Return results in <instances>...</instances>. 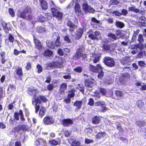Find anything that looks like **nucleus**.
<instances>
[{
	"mask_svg": "<svg viewBox=\"0 0 146 146\" xmlns=\"http://www.w3.org/2000/svg\"><path fill=\"white\" fill-rule=\"evenodd\" d=\"M88 7L89 6H88L87 3L84 2L83 3L82 5V8L85 11L87 10Z\"/></svg>",
	"mask_w": 146,
	"mask_h": 146,
	"instance_id": "46",
	"label": "nucleus"
},
{
	"mask_svg": "<svg viewBox=\"0 0 146 146\" xmlns=\"http://www.w3.org/2000/svg\"><path fill=\"white\" fill-rule=\"evenodd\" d=\"M37 29L38 32L39 33L43 32L45 31L44 29L42 27H38Z\"/></svg>",
	"mask_w": 146,
	"mask_h": 146,
	"instance_id": "60",
	"label": "nucleus"
},
{
	"mask_svg": "<svg viewBox=\"0 0 146 146\" xmlns=\"http://www.w3.org/2000/svg\"><path fill=\"white\" fill-rule=\"evenodd\" d=\"M67 85L65 83H63L61 84L60 87V92L61 94H63L64 93L65 90L67 88Z\"/></svg>",
	"mask_w": 146,
	"mask_h": 146,
	"instance_id": "16",
	"label": "nucleus"
},
{
	"mask_svg": "<svg viewBox=\"0 0 146 146\" xmlns=\"http://www.w3.org/2000/svg\"><path fill=\"white\" fill-rule=\"evenodd\" d=\"M46 112V110L44 108H42L41 109L39 112L40 116H41L42 117L45 114Z\"/></svg>",
	"mask_w": 146,
	"mask_h": 146,
	"instance_id": "38",
	"label": "nucleus"
},
{
	"mask_svg": "<svg viewBox=\"0 0 146 146\" xmlns=\"http://www.w3.org/2000/svg\"><path fill=\"white\" fill-rule=\"evenodd\" d=\"M50 6L52 10V12L53 9H54L55 10L58 9V7H56L54 4L53 2L52 1L50 3Z\"/></svg>",
	"mask_w": 146,
	"mask_h": 146,
	"instance_id": "30",
	"label": "nucleus"
},
{
	"mask_svg": "<svg viewBox=\"0 0 146 146\" xmlns=\"http://www.w3.org/2000/svg\"><path fill=\"white\" fill-rule=\"evenodd\" d=\"M104 62L106 66L112 67L115 65V62L113 58L110 57H106L104 59Z\"/></svg>",
	"mask_w": 146,
	"mask_h": 146,
	"instance_id": "5",
	"label": "nucleus"
},
{
	"mask_svg": "<svg viewBox=\"0 0 146 146\" xmlns=\"http://www.w3.org/2000/svg\"><path fill=\"white\" fill-rule=\"evenodd\" d=\"M84 87L83 85L82 84L78 85L77 87V88L82 93L84 92Z\"/></svg>",
	"mask_w": 146,
	"mask_h": 146,
	"instance_id": "31",
	"label": "nucleus"
},
{
	"mask_svg": "<svg viewBox=\"0 0 146 146\" xmlns=\"http://www.w3.org/2000/svg\"><path fill=\"white\" fill-rule=\"evenodd\" d=\"M64 23L66 25H67L70 27L74 28H75L76 27V25L73 23L68 19H67L65 20Z\"/></svg>",
	"mask_w": 146,
	"mask_h": 146,
	"instance_id": "18",
	"label": "nucleus"
},
{
	"mask_svg": "<svg viewBox=\"0 0 146 146\" xmlns=\"http://www.w3.org/2000/svg\"><path fill=\"white\" fill-rule=\"evenodd\" d=\"M116 123L118 130H119V132H122L123 131V129L122 128L121 126H120V124L116 122Z\"/></svg>",
	"mask_w": 146,
	"mask_h": 146,
	"instance_id": "47",
	"label": "nucleus"
},
{
	"mask_svg": "<svg viewBox=\"0 0 146 146\" xmlns=\"http://www.w3.org/2000/svg\"><path fill=\"white\" fill-rule=\"evenodd\" d=\"M136 105L139 109H141L144 106V103L141 100L137 101L136 102Z\"/></svg>",
	"mask_w": 146,
	"mask_h": 146,
	"instance_id": "23",
	"label": "nucleus"
},
{
	"mask_svg": "<svg viewBox=\"0 0 146 146\" xmlns=\"http://www.w3.org/2000/svg\"><path fill=\"white\" fill-rule=\"evenodd\" d=\"M106 135V133L104 132H100L98 133L96 135V138L100 139L102 137H104Z\"/></svg>",
	"mask_w": 146,
	"mask_h": 146,
	"instance_id": "26",
	"label": "nucleus"
},
{
	"mask_svg": "<svg viewBox=\"0 0 146 146\" xmlns=\"http://www.w3.org/2000/svg\"><path fill=\"white\" fill-rule=\"evenodd\" d=\"M46 20V18L44 17H43L41 15L38 16V21L43 22L44 21Z\"/></svg>",
	"mask_w": 146,
	"mask_h": 146,
	"instance_id": "52",
	"label": "nucleus"
},
{
	"mask_svg": "<svg viewBox=\"0 0 146 146\" xmlns=\"http://www.w3.org/2000/svg\"><path fill=\"white\" fill-rule=\"evenodd\" d=\"M44 140L41 139H39L38 140H37L36 142V143L37 145H40V144H42L43 143V141H44Z\"/></svg>",
	"mask_w": 146,
	"mask_h": 146,
	"instance_id": "48",
	"label": "nucleus"
},
{
	"mask_svg": "<svg viewBox=\"0 0 146 146\" xmlns=\"http://www.w3.org/2000/svg\"><path fill=\"white\" fill-rule=\"evenodd\" d=\"M86 29V27L84 26L83 29L79 28L77 31L76 34V38L78 39L80 38L83 34V31H85Z\"/></svg>",
	"mask_w": 146,
	"mask_h": 146,
	"instance_id": "13",
	"label": "nucleus"
},
{
	"mask_svg": "<svg viewBox=\"0 0 146 146\" xmlns=\"http://www.w3.org/2000/svg\"><path fill=\"white\" fill-rule=\"evenodd\" d=\"M139 21L141 22V23H145V21H146V18L143 16H141L139 18Z\"/></svg>",
	"mask_w": 146,
	"mask_h": 146,
	"instance_id": "43",
	"label": "nucleus"
},
{
	"mask_svg": "<svg viewBox=\"0 0 146 146\" xmlns=\"http://www.w3.org/2000/svg\"><path fill=\"white\" fill-rule=\"evenodd\" d=\"M9 12L10 15L12 17H13L15 15L13 9L12 8H10L9 9Z\"/></svg>",
	"mask_w": 146,
	"mask_h": 146,
	"instance_id": "45",
	"label": "nucleus"
},
{
	"mask_svg": "<svg viewBox=\"0 0 146 146\" xmlns=\"http://www.w3.org/2000/svg\"><path fill=\"white\" fill-rule=\"evenodd\" d=\"M41 6L43 10H46L48 8L47 3L45 1H42L41 2Z\"/></svg>",
	"mask_w": 146,
	"mask_h": 146,
	"instance_id": "27",
	"label": "nucleus"
},
{
	"mask_svg": "<svg viewBox=\"0 0 146 146\" xmlns=\"http://www.w3.org/2000/svg\"><path fill=\"white\" fill-rule=\"evenodd\" d=\"M83 103V101H76L74 103V105L76 106L78 109L80 108Z\"/></svg>",
	"mask_w": 146,
	"mask_h": 146,
	"instance_id": "21",
	"label": "nucleus"
},
{
	"mask_svg": "<svg viewBox=\"0 0 146 146\" xmlns=\"http://www.w3.org/2000/svg\"><path fill=\"white\" fill-rule=\"evenodd\" d=\"M108 36L109 37L111 38L114 40H116L117 38L116 35L115 34L112 33L109 34Z\"/></svg>",
	"mask_w": 146,
	"mask_h": 146,
	"instance_id": "44",
	"label": "nucleus"
},
{
	"mask_svg": "<svg viewBox=\"0 0 146 146\" xmlns=\"http://www.w3.org/2000/svg\"><path fill=\"white\" fill-rule=\"evenodd\" d=\"M95 11V10L94 9L90 7H88V9L86 12H89V13H93Z\"/></svg>",
	"mask_w": 146,
	"mask_h": 146,
	"instance_id": "56",
	"label": "nucleus"
},
{
	"mask_svg": "<svg viewBox=\"0 0 146 146\" xmlns=\"http://www.w3.org/2000/svg\"><path fill=\"white\" fill-rule=\"evenodd\" d=\"M54 88L53 85L52 84H49L47 86V89L49 91L52 90Z\"/></svg>",
	"mask_w": 146,
	"mask_h": 146,
	"instance_id": "59",
	"label": "nucleus"
},
{
	"mask_svg": "<svg viewBox=\"0 0 146 146\" xmlns=\"http://www.w3.org/2000/svg\"><path fill=\"white\" fill-rule=\"evenodd\" d=\"M94 101L93 99L92 98H90L88 103V104L90 106H92L94 105Z\"/></svg>",
	"mask_w": 146,
	"mask_h": 146,
	"instance_id": "51",
	"label": "nucleus"
},
{
	"mask_svg": "<svg viewBox=\"0 0 146 146\" xmlns=\"http://www.w3.org/2000/svg\"><path fill=\"white\" fill-rule=\"evenodd\" d=\"M53 52L52 51L47 50H46L44 53L43 55L45 56H51Z\"/></svg>",
	"mask_w": 146,
	"mask_h": 146,
	"instance_id": "28",
	"label": "nucleus"
},
{
	"mask_svg": "<svg viewBox=\"0 0 146 146\" xmlns=\"http://www.w3.org/2000/svg\"><path fill=\"white\" fill-rule=\"evenodd\" d=\"M128 9L129 11L134 12L135 13H137L138 9L136 8V7L134 6L129 7Z\"/></svg>",
	"mask_w": 146,
	"mask_h": 146,
	"instance_id": "33",
	"label": "nucleus"
},
{
	"mask_svg": "<svg viewBox=\"0 0 146 146\" xmlns=\"http://www.w3.org/2000/svg\"><path fill=\"white\" fill-rule=\"evenodd\" d=\"M105 104V103L102 101H99L96 102L95 103L94 106H104Z\"/></svg>",
	"mask_w": 146,
	"mask_h": 146,
	"instance_id": "37",
	"label": "nucleus"
},
{
	"mask_svg": "<svg viewBox=\"0 0 146 146\" xmlns=\"http://www.w3.org/2000/svg\"><path fill=\"white\" fill-rule=\"evenodd\" d=\"M63 65V62L61 59L59 58L58 61H54L53 62V66L54 68H61Z\"/></svg>",
	"mask_w": 146,
	"mask_h": 146,
	"instance_id": "14",
	"label": "nucleus"
},
{
	"mask_svg": "<svg viewBox=\"0 0 146 146\" xmlns=\"http://www.w3.org/2000/svg\"><path fill=\"white\" fill-rule=\"evenodd\" d=\"M28 93L29 95L34 96L33 98L37 94L38 90L35 88H30L28 91Z\"/></svg>",
	"mask_w": 146,
	"mask_h": 146,
	"instance_id": "12",
	"label": "nucleus"
},
{
	"mask_svg": "<svg viewBox=\"0 0 146 146\" xmlns=\"http://www.w3.org/2000/svg\"><path fill=\"white\" fill-rule=\"evenodd\" d=\"M62 124L64 127H67L71 126L73 123L72 119H65L62 120Z\"/></svg>",
	"mask_w": 146,
	"mask_h": 146,
	"instance_id": "11",
	"label": "nucleus"
},
{
	"mask_svg": "<svg viewBox=\"0 0 146 146\" xmlns=\"http://www.w3.org/2000/svg\"><path fill=\"white\" fill-rule=\"evenodd\" d=\"M112 14L115 16H118L121 15V13L117 10L114 11L112 12Z\"/></svg>",
	"mask_w": 146,
	"mask_h": 146,
	"instance_id": "50",
	"label": "nucleus"
},
{
	"mask_svg": "<svg viewBox=\"0 0 146 146\" xmlns=\"http://www.w3.org/2000/svg\"><path fill=\"white\" fill-rule=\"evenodd\" d=\"M110 1L111 4L114 5L118 4L119 3V2L117 0H112Z\"/></svg>",
	"mask_w": 146,
	"mask_h": 146,
	"instance_id": "64",
	"label": "nucleus"
},
{
	"mask_svg": "<svg viewBox=\"0 0 146 146\" xmlns=\"http://www.w3.org/2000/svg\"><path fill=\"white\" fill-rule=\"evenodd\" d=\"M103 47L105 51L108 52L113 51L116 47L117 44L116 43L112 44L111 45H108L106 44H103Z\"/></svg>",
	"mask_w": 146,
	"mask_h": 146,
	"instance_id": "6",
	"label": "nucleus"
},
{
	"mask_svg": "<svg viewBox=\"0 0 146 146\" xmlns=\"http://www.w3.org/2000/svg\"><path fill=\"white\" fill-rule=\"evenodd\" d=\"M94 141L93 139H90L88 138H86L85 140V143L86 144H89L93 143Z\"/></svg>",
	"mask_w": 146,
	"mask_h": 146,
	"instance_id": "42",
	"label": "nucleus"
},
{
	"mask_svg": "<svg viewBox=\"0 0 146 146\" xmlns=\"http://www.w3.org/2000/svg\"><path fill=\"white\" fill-rule=\"evenodd\" d=\"M52 39L55 40L54 42L51 41H47L46 43L47 46L51 49H56V48L60 47L61 43L60 41V37L58 33H54L52 37Z\"/></svg>",
	"mask_w": 146,
	"mask_h": 146,
	"instance_id": "1",
	"label": "nucleus"
},
{
	"mask_svg": "<svg viewBox=\"0 0 146 146\" xmlns=\"http://www.w3.org/2000/svg\"><path fill=\"white\" fill-rule=\"evenodd\" d=\"M74 70L78 72H81L82 71V68L81 67H78L74 69Z\"/></svg>",
	"mask_w": 146,
	"mask_h": 146,
	"instance_id": "54",
	"label": "nucleus"
},
{
	"mask_svg": "<svg viewBox=\"0 0 146 146\" xmlns=\"http://www.w3.org/2000/svg\"><path fill=\"white\" fill-rule=\"evenodd\" d=\"M104 73L102 71H101L100 72L98 76V78L100 79H102L104 76Z\"/></svg>",
	"mask_w": 146,
	"mask_h": 146,
	"instance_id": "53",
	"label": "nucleus"
},
{
	"mask_svg": "<svg viewBox=\"0 0 146 146\" xmlns=\"http://www.w3.org/2000/svg\"><path fill=\"white\" fill-rule=\"evenodd\" d=\"M82 54L80 52H77L74 56H73V58L75 60H77L80 58V57L81 56Z\"/></svg>",
	"mask_w": 146,
	"mask_h": 146,
	"instance_id": "36",
	"label": "nucleus"
},
{
	"mask_svg": "<svg viewBox=\"0 0 146 146\" xmlns=\"http://www.w3.org/2000/svg\"><path fill=\"white\" fill-rule=\"evenodd\" d=\"M68 140L72 146H80V143L78 141L73 140L71 139H69Z\"/></svg>",
	"mask_w": 146,
	"mask_h": 146,
	"instance_id": "15",
	"label": "nucleus"
},
{
	"mask_svg": "<svg viewBox=\"0 0 146 146\" xmlns=\"http://www.w3.org/2000/svg\"><path fill=\"white\" fill-rule=\"evenodd\" d=\"M16 72L17 74L19 76H22L23 75V72L22 69L21 68L18 67L16 70Z\"/></svg>",
	"mask_w": 146,
	"mask_h": 146,
	"instance_id": "29",
	"label": "nucleus"
},
{
	"mask_svg": "<svg viewBox=\"0 0 146 146\" xmlns=\"http://www.w3.org/2000/svg\"><path fill=\"white\" fill-rule=\"evenodd\" d=\"M84 77L85 81V86L88 88H92L93 86V82L91 81L90 79L94 80V79L88 75V74H84Z\"/></svg>",
	"mask_w": 146,
	"mask_h": 146,
	"instance_id": "4",
	"label": "nucleus"
},
{
	"mask_svg": "<svg viewBox=\"0 0 146 146\" xmlns=\"http://www.w3.org/2000/svg\"><path fill=\"white\" fill-rule=\"evenodd\" d=\"M74 95V93H72L68 95L67 98L64 100V101L67 103H70V98H73Z\"/></svg>",
	"mask_w": 146,
	"mask_h": 146,
	"instance_id": "22",
	"label": "nucleus"
},
{
	"mask_svg": "<svg viewBox=\"0 0 146 146\" xmlns=\"http://www.w3.org/2000/svg\"><path fill=\"white\" fill-rule=\"evenodd\" d=\"M137 125L140 127L144 126L146 125V123L144 121H139L137 122Z\"/></svg>",
	"mask_w": 146,
	"mask_h": 146,
	"instance_id": "39",
	"label": "nucleus"
},
{
	"mask_svg": "<svg viewBox=\"0 0 146 146\" xmlns=\"http://www.w3.org/2000/svg\"><path fill=\"white\" fill-rule=\"evenodd\" d=\"M115 25L117 27L121 28H123L125 26V25L123 23L118 21L115 22Z\"/></svg>",
	"mask_w": 146,
	"mask_h": 146,
	"instance_id": "25",
	"label": "nucleus"
},
{
	"mask_svg": "<svg viewBox=\"0 0 146 146\" xmlns=\"http://www.w3.org/2000/svg\"><path fill=\"white\" fill-rule=\"evenodd\" d=\"M127 58H124L122 59L121 60V63L123 65L127 64L128 63V60L127 59Z\"/></svg>",
	"mask_w": 146,
	"mask_h": 146,
	"instance_id": "41",
	"label": "nucleus"
},
{
	"mask_svg": "<svg viewBox=\"0 0 146 146\" xmlns=\"http://www.w3.org/2000/svg\"><path fill=\"white\" fill-rule=\"evenodd\" d=\"M9 40L10 42H14L15 40L14 38L11 34H10L9 36Z\"/></svg>",
	"mask_w": 146,
	"mask_h": 146,
	"instance_id": "63",
	"label": "nucleus"
},
{
	"mask_svg": "<svg viewBox=\"0 0 146 146\" xmlns=\"http://www.w3.org/2000/svg\"><path fill=\"white\" fill-rule=\"evenodd\" d=\"M58 53L59 55L60 56H63L64 55V52L61 49H59L58 51Z\"/></svg>",
	"mask_w": 146,
	"mask_h": 146,
	"instance_id": "61",
	"label": "nucleus"
},
{
	"mask_svg": "<svg viewBox=\"0 0 146 146\" xmlns=\"http://www.w3.org/2000/svg\"><path fill=\"white\" fill-rule=\"evenodd\" d=\"M75 11L76 13L78 15H79L81 14L80 8L78 4H76L75 6Z\"/></svg>",
	"mask_w": 146,
	"mask_h": 146,
	"instance_id": "20",
	"label": "nucleus"
},
{
	"mask_svg": "<svg viewBox=\"0 0 146 146\" xmlns=\"http://www.w3.org/2000/svg\"><path fill=\"white\" fill-rule=\"evenodd\" d=\"M137 40L140 43L143 42L144 41L143 36L142 34H139L138 35Z\"/></svg>",
	"mask_w": 146,
	"mask_h": 146,
	"instance_id": "34",
	"label": "nucleus"
},
{
	"mask_svg": "<svg viewBox=\"0 0 146 146\" xmlns=\"http://www.w3.org/2000/svg\"><path fill=\"white\" fill-rule=\"evenodd\" d=\"M100 58L99 56H96L95 57L92 56V58H91V59L93 60L94 63H96L99 61Z\"/></svg>",
	"mask_w": 146,
	"mask_h": 146,
	"instance_id": "35",
	"label": "nucleus"
},
{
	"mask_svg": "<svg viewBox=\"0 0 146 146\" xmlns=\"http://www.w3.org/2000/svg\"><path fill=\"white\" fill-rule=\"evenodd\" d=\"M31 10L30 9L28 8L24 10L21 12L19 16L20 17L25 19H27L31 20L33 18V16L31 15Z\"/></svg>",
	"mask_w": 146,
	"mask_h": 146,
	"instance_id": "3",
	"label": "nucleus"
},
{
	"mask_svg": "<svg viewBox=\"0 0 146 146\" xmlns=\"http://www.w3.org/2000/svg\"><path fill=\"white\" fill-rule=\"evenodd\" d=\"M139 48L138 44H137L135 45H132L131 46V49H137Z\"/></svg>",
	"mask_w": 146,
	"mask_h": 146,
	"instance_id": "62",
	"label": "nucleus"
},
{
	"mask_svg": "<svg viewBox=\"0 0 146 146\" xmlns=\"http://www.w3.org/2000/svg\"><path fill=\"white\" fill-rule=\"evenodd\" d=\"M137 11V13H139L141 15H143L145 13V11L143 9H138Z\"/></svg>",
	"mask_w": 146,
	"mask_h": 146,
	"instance_id": "55",
	"label": "nucleus"
},
{
	"mask_svg": "<svg viewBox=\"0 0 146 146\" xmlns=\"http://www.w3.org/2000/svg\"><path fill=\"white\" fill-rule=\"evenodd\" d=\"M37 68L38 69L37 72L38 73H40L42 71V67L40 65L38 64L37 65Z\"/></svg>",
	"mask_w": 146,
	"mask_h": 146,
	"instance_id": "49",
	"label": "nucleus"
},
{
	"mask_svg": "<svg viewBox=\"0 0 146 146\" xmlns=\"http://www.w3.org/2000/svg\"><path fill=\"white\" fill-rule=\"evenodd\" d=\"M100 121V119L99 117L98 116H95L92 118V122L94 124H97Z\"/></svg>",
	"mask_w": 146,
	"mask_h": 146,
	"instance_id": "19",
	"label": "nucleus"
},
{
	"mask_svg": "<svg viewBox=\"0 0 146 146\" xmlns=\"http://www.w3.org/2000/svg\"><path fill=\"white\" fill-rule=\"evenodd\" d=\"M15 89L16 88L15 86L13 84H10L8 90H10L11 92H13L15 90Z\"/></svg>",
	"mask_w": 146,
	"mask_h": 146,
	"instance_id": "32",
	"label": "nucleus"
},
{
	"mask_svg": "<svg viewBox=\"0 0 146 146\" xmlns=\"http://www.w3.org/2000/svg\"><path fill=\"white\" fill-rule=\"evenodd\" d=\"M44 123L46 125H50L53 124L54 121L52 117L48 116L45 117L43 120Z\"/></svg>",
	"mask_w": 146,
	"mask_h": 146,
	"instance_id": "10",
	"label": "nucleus"
},
{
	"mask_svg": "<svg viewBox=\"0 0 146 146\" xmlns=\"http://www.w3.org/2000/svg\"><path fill=\"white\" fill-rule=\"evenodd\" d=\"M49 143L52 145H56L58 143V141H55V140H50L49 141Z\"/></svg>",
	"mask_w": 146,
	"mask_h": 146,
	"instance_id": "58",
	"label": "nucleus"
},
{
	"mask_svg": "<svg viewBox=\"0 0 146 146\" xmlns=\"http://www.w3.org/2000/svg\"><path fill=\"white\" fill-rule=\"evenodd\" d=\"M90 70L93 72H98V70L95 67L92 65H90L89 67Z\"/></svg>",
	"mask_w": 146,
	"mask_h": 146,
	"instance_id": "24",
	"label": "nucleus"
},
{
	"mask_svg": "<svg viewBox=\"0 0 146 146\" xmlns=\"http://www.w3.org/2000/svg\"><path fill=\"white\" fill-rule=\"evenodd\" d=\"M47 101V99L45 97L41 96H38L37 98H34L32 100L33 104L35 105V112L37 113L39 109V106L38 105V103H40L41 101L44 102Z\"/></svg>",
	"mask_w": 146,
	"mask_h": 146,
	"instance_id": "2",
	"label": "nucleus"
},
{
	"mask_svg": "<svg viewBox=\"0 0 146 146\" xmlns=\"http://www.w3.org/2000/svg\"><path fill=\"white\" fill-rule=\"evenodd\" d=\"M52 12L53 16L55 17L58 20H61L62 19L63 14L62 13L59 11V9H57L55 10L53 9Z\"/></svg>",
	"mask_w": 146,
	"mask_h": 146,
	"instance_id": "7",
	"label": "nucleus"
},
{
	"mask_svg": "<svg viewBox=\"0 0 146 146\" xmlns=\"http://www.w3.org/2000/svg\"><path fill=\"white\" fill-rule=\"evenodd\" d=\"M20 116V119L22 121L21 122H23L25 119L23 115L22 111L20 110L19 113L15 112L14 113V117L16 119L18 120L19 119V116Z\"/></svg>",
	"mask_w": 146,
	"mask_h": 146,
	"instance_id": "9",
	"label": "nucleus"
},
{
	"mask_svg": "<svg viewBox=\"0 0 146 146\" xmlns=\"http://www.w3.org/2000/svg\"><path fill=\"white\" fill-rule=\"evenodd\" d=\"M34 42L35 44L36 47L39 50H40L42 48L41 42L38 40L34 38Z\"/></svg>",
	"mask_w": 146,
	"mask_h": 146,
	"instance_id": "17",
	"label": "nucleus"
},
{
	"mask_svg": "<svg viewBox=\"0 0 146 146\" xmlns=\"http://www.w3.org/2000/svg\"><path fill=\"white\" fill-rule=\"evenodd\" d=\"M121 12V15H123L124 16H126L128 14L127 11L125 9H122Z\"/></svg>",
	"mask_w": 146,
	"mask_h": 146,
	"instance_id": "57",
	"label": "nucleus"
},
{
	"mask_svg": "<svg viewBox=\"0 0 146 146\" xmlns=\"http://www.w3.org/2000/svg\"><path fill=\"white\" fill-rule=\"evenodd\" d=\"M101 36V35L100 32L97 31H96L89 35V37L92 40L100 39Z\"/></svg>",
	"mask_w": 146,
	"mask_h": 146,
	"instance_id": "8",
	"label": "nucleus"
},
{
	"mask_svg": "<svg viewBox=\"0 0 146 146\" xmlns=\"http://www.w3.org/2000/svg\"><path fill=\"white\" fill-rule=\"evenodd\" d=\"M115 94L118 97H122L123 96L122 92L119 90L116 91Z\"/></svg>",
	"mask_w": 146,
	"mask_h": 146,
	"instance_id": "40",
	"label": "nucleus"
}]
</instances>
